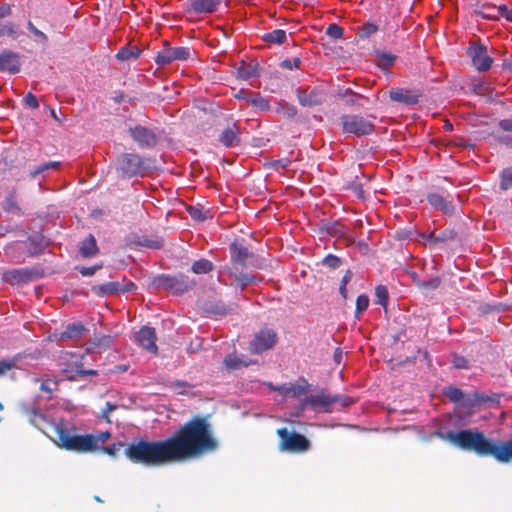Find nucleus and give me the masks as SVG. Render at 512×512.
<instances>
[{
	"instance_id": "f257e3e1",
	"label": "nucleus",
	"mask_w": 512,
	"mask_h": 512,
	"mask_svg": "<svg viewBox=\"0 0 512 512\" xmlns=\"http://www.w3.org/2000/svg\"><path fill=\"white\" fill-rule=\"evenodd\" d=\"M175 462L198 458L218 447L207 419L195 417L168 438Z\"/></svg>"
},
{
	"instance_id": "f03ea898",
	"label": "nucleus",
	"mask_w": 512,
	"mask_h": 512,
	"mask_svg": "<svg viewBox=\"0 0 512 512\" xmlns=\"http://www.w3.org/2000/svg\"><path fill=\"white\" fill-rule=\"evenodd\" d=\"M443 438L463 450L473 451L480 456H492L500 463L512 461V438L507 441L495 442L476 429L450 431Z\"/></svg>"
},
{
	"instance_id": "7ed1b4c3",
	"label": "nucleus",
	"mask_w": 512,
	"mask_h": 512,
	"mask_svg": "<svg viewBox=\"0 0 512 512\" xmlns=\"http://www.w3.org/2000/svg\"><path fill=\"white\" fill-rule=\"evenodd\" d=\"M125 454L132 462L150 467L176 463L168 438L159 441L132 442L126 448Z\"/></svg>"
},
{
	"instance_id": "20e7f679",
	"label": "nucleus",
	"mask_w": 512,
	"mask_h": 512,
	"mask_svg": "<svg viewBox=\"0 0 512 512\" xmlns=\"http://www.w3.org/2000/svg\"><path fill=\"white\" fill-rule=\"evenodd\" d=\"M54 432L56 435L54 441L59 447L76 452L94 451L111 436L107 431L100 432L97 435H78L74 426H68L62 420L54 425Z\"/></svg>"
},
{
	"instance_id": "39448f33",
	"label": "nucleus",
	"mask_w": 512,
	"mask_h": 512,
	"mask_svg": "<svg viewBox=\"0 0 512 512\" xmlns=\"http://www.w3.org/2000/svg\"><path fill=\"white\" fill-rule=\"evenodd\" d=\"M153 285L178 295L190 290L194 283L184 274L173 276L162 274L153 279Z\"/></svg>"
},
{
	"instance_id": "423d86ee",
	"label": "nucleus",
	"mask_w": 512,
	"mask_h": 512,
	"mask_svg": "<svg viewBox=\"0 0 512 512\" xmlns=\"http://www.w3.org/2000/svg\"><path fill=\"white\" fill-rule=\"evenodd\" d=\"M277 434L281 439L279 444L281 451L303 453L311 447V442L304 435L296 432L291 433L287 428L278 429Z\"/></svg>"
},
{
	"instance_id": "0eeeda50",
	"label": "nucleus",
	"mask_w": 512,
	"mask_h": 512,
	"mask_svg": "<svg viewBox=\"0 0 512 512\" xmlns=\"http://www.w3.org/2000/svg\"><path fill=\"white\" fill-rule=\"evenodd\" d=\"M342 131L345 134L361 137L374 131V124L361 115H343L341 117Z\"/></svg>"
},
{
	"instance_id": "6e6552de",
	"label": "nucleus",
	"mask_w": 512,
	"mask_h": 512,
	"mask_svg": "<svg viewBox=\"0 0 512 512\" xmlns=\"http://www.w3.org/2000/svg\"><path fill=\"white\" fill-rule=\"evenodd\" d=\"M90 356L88 350L85 352L73 353L69 351L62 352L60 358L63 363L67 366L65 372H75L81 376H96L97 371L93 369H84L85 358Z\"/></svg>"
},
{
	"instance_id": "1a4fd4ad",
	"label": "nucleus",
	"mask_w": 512,
	"mask_h": 512,
	"mask_svg": "<svg viewBox=\"0 0 512 512\" xmlns=\"http://www.w3.org/2000/svg\"><path fill=\"white\" fill-rule=\"evenodd\" d=\"M278 341L277 333L269 327L261 328L255 333L253 339L249 343V350L254 354H261L272 349Z\"/></svg>"
},
{
	"instance_id": "9d476101",
	"label": "nucleus",
	"mask_w": 512,
	"mask_h": 512,
	"mask_svg": "<svg viewBox=\"0 0 512 512\" xmlns=\"http://www.w3.org/2000/svg\"><path fill=\"white\" fill-rule=\"evenodd\" d=\"M468 55L473 66L479 72L488 71L493 64V58L488 54L487 47L481 42H472L468 48Z\"/></svg>"
},
{
	"instance_id": "9b49d317",
	"label": "nucleus",
	"mask_w": 512,
	"mask_h": 512,
	"mask_svg": "<svg viewBox=\"0 0 512 512\" xmlns=\"http://www.w3.org/2000/svg\"><path fill=\"white\" fill-rule=\"evenodd\" d=\"M308 407L316 412L330 413L333 411L332 395L325 392L311 394L300 403V410L305 411Z\"/></svg>"
},
{
	"instance_id": "f8f14e48",
	"label": "nucleus",
	"mask_w": 512,
	"mask_h": 512,
	"mask_svg": "<svg viewBox=\"0 0 512 512\" xmlns=\"http://www.w3.org/2000/svg\"><path fill=\"white\" fill-rule=\"evenodd\" d=\"M39 273L35 269L15 268L10 269L2 274V280L12 286H20L36 280Z\"/></svg>"
},
{
	"instance_id": "ddd939ff",
	"label": "nucleus",
	"mask_w": 512,
	"mask_h": 512,
	"mask_svg": "<svg viewBox=\"0 0 512 512\" xmlns=\"http://www.w3.org/2000/svg\"><path fill=\"white\" fill-rule=\"evenodd\" d=\"M119 169L124 176L130 178L142 174L145 168L138 154L126 153L119 160Z\"/></svg>"
},
{
	"instance_id": "4468645a",
	"label": "nucleus",
	"mask_w": 512,
	"mask_h": 512,
	"mask_svg": "<svg viewBox=\"0 0 512 512\" xmlns=\"http://www.w3.org/2000/svg\"><path fill=\"white\" fill-rule=\"evenodd\" d=\"M190 57V50L186 47H171L165 45L157 54L156 63L160 66L171 64L175 60H187Z\"/></svg>"
},
{
	"instance_id": "2eb2a0df",
	"label": "nucleus",
	"mask_w": 512,
	"mask_h": 512,
	"mask_svg": "<svg viewBox=\"0 0 512 512\" xmlns=\"http://www.w3.org/2000/svg\"><path fill=\"white\" fill-rule=\"evenodd\" d=\"M135 341L146 351L157 354L156 332L154 328L144 326L134 335Z\"/></svg>"
},
{
	"instance_id": "dca6fc26",
	"label": "nucleus",
	"mask_w": 512,
	"mask_h": 512,
	"mask_svg": "<svg viewBox=\"0 0 512 512\" xmlns=\"http://www.w3.org/2000/svg\"><path fill=\"white\" fill-rule=\"evenodd\" d=\"M12 14V8L9 4L3 3L0 5V38L11 37L18 38V32L13 22L5 20Z\"/></svg>"
},
{
	"instance_id": "f3484780",
	"label": "nucleus",
	"mask_w": 512,
	"mask_h": 512,
	"mask_svg": "<svg viewBox=\"0 0 512 512\" xmlns=\"http://www.w3.org/2000/svg\"><path fill=\"white\" fill-rule=\"evenodd\" d=\"M297 98L303 107H314L321 105L324 101L323 93L321 90L313 88H298Z\"/></svg>"
},
{
	"instance_id": "a211bd4d",
	"label": "nucleus",
	"mask_w": 512,
	"mask_h": 512,
	"mask_svg": "<svg viewBox=\"0 0 512 512\" xmlns=\"http://www.w3.org/2000/svg\"><path fill=\"white\" fill-rule=\"evenodd\" d=\"M131 136L142 148H152L157 143L156 135L143 126H136L130 129Z\"/></svg>"
},
{
	"instance_id": "6ab92c4d",
	"label": "nucleus",
	"mask_w": 512,
	"mask_h": 512,
	"mask_svg": "<svg viewBox=\"0 0 512 512\" xmlns=\"http://www.w3.org/2000/svg\"><path fill=\"white\" fill-rule=\"evenodd\" d=\"M29 420L32 425L42 431L44 434L48 435L47 430L49 428L54 429V425H57L58 422L51 420L46 414L42 413L39 409L35 408L28 412Z\"/></svg>"
},
{
	"instance_id": "aec40b11",
	"label": "nucleus",
	"mask_w": 512,
	"mask_h": 512,
	"mask_svg": "<svg viewBox=\"0 0 512 512\" xmlns=\"http://www.w3.org/2000/svg\"><path fill=\"white\" fill-rule=\"evenodd\" d=\"M240 127L236 122L225 128L219 135V142L229 148L239 145L240 143Z\"/></svg>"
},
{
	"instance_id": "412c9836",
	"label": "nucleus",
	"mask_w": 512,
	"mask_h": 512,
	"mask_svg": "<svg viewBox=\"0 0 512 512\" xmlns=\"http://www.w3.org/2000/svg\"><path fill=\"white\" fill-rule=\"evenodd\" d=\"M0 71H6L11 74L20 71V60L17 53L5 50L0 54Z\"/></svg>"
},
{
	"instance_id": "4be33fe9",
	"label": "nucleus",
	"mask_w": 512,
	"mask_h": 512,
	"mask_svg": "<svg viewBox=\"0 0 512 512\" xmlns=\"http://www.w3.org/2000/svg\"><path fill=\"white\" fill-rule=\"evenodd\" d=\"M391 100L405 105H414L419 101V94L405 88H397L390 91Z\"/></svg>"
},
{
	"instance_id": "5701e85b",
	"label": "nucleus",
	"mask_w": 512,
	"mask_h": 512,
	"mask_svg": "<svg viewBox=\"0 0 512 512\" xmlns=\"http://www.w3.org/2000/svg\"><path fill=\"white\" fill-rule=\"evenodd\" d=\"M221 0H190L191 9L198 14H211L215 12Z\"/></svg>"
},
{
	"instance_id": "b1692460",
	"label": "nucleus",
	"mask_w": 512,
	"mask_h": 512,
	"mask_svg": "<svg viewBox=\"0 0 512 512\" xmlns=\"http://www.w3.org/2000/svg\"><path fill=\"white\" fill-rule=\"evenodd\" d=\"M498 127L505 132V134L495 136L496 141L508 148H512V119L500 120Z\"/></svg>"
},
{
	"instance_id": "393cba45",
	"label": "nucleus",
	"mask_w": 512,
	"mask_h": 512,
	"mask_svg": "<svg viewBox=\"0 0 512 512\" xmlns=\"http://www.w3.org/2000/svg\"><path fill=\"white\" fill-rule=\"evenodd\" d=\"M427 200L432 207L441 210L445 214L453 213L454 207L452 202L445 199L442 195L432 193L428 195Z\"/></svg>"
},
{
	"instance_id": "a878e982",
	"label": "nucleus",
	"mask_w": 512,
	"mask_h": 512,
	"mask_svg": "<svg viewBox=\"0 0 512 512\" xmlns=\"http://www.w3.org/2000/svg\"><path fill=\"white\" fill-rule=\"evenodd\" d=\"M80 254L85 257H93L95 256L99 249L97 246V242L95 237L92 234H89L82 242L79 248Z\"/></svg>"
},
{
	"instance_id": "bb28decb",
	"label": "nucleus",
	"mask_w": 512,
	"mask_h": 512,
	"mask_svg": "<svg viewBox=\"0 0 512 512\" xmlns=\"http://www.w3.org/2000/svg\"><path fill=\"white\" fill-rule=\"evenodd\" d=\"M270 389L274 391H279L284 395H292L293 397H299L306 393L307 387L301 386V385H290V386H281V387H274L271 384L269 385Z\"/></svg>"
},
{
	"instance_id": "cd10ccee",
	"label": "nucleus",
	"mask_w": 512,
	"mask_h": 512,
	"mask_svg": "<svg viewBox=\"0 0 512 512\" xmlns=\"http://www.w3.org/2000/svg\"><path fill=\"white\" fill-rule=\"evenodd\" d=\"M86 331V328L81 323H73L67 326L65 331L61 334L62 339H78Z\"/></svg>"
},
{
	"instance_id": "c85d7f7f",
	"label": "nucleus",
	"mask_w": 512,
	"mask_h": 512,
	"mask_svg": "<svg viewBox=\"0 0 512 512\" xmlns=\"http://www.w3.org/2000/svg\"><path fill=\"white\" fill-rule=\"evenodd\" d=\"M140 49L136 46L126 45L122 47L116 54L117 59L121 61L135 60L140 56Z\"/></svg>"
},
{
	"instance_id": "c756f323",
	"label": "nucleus",
	"mask_w": 512,
	"mask_h": 512,
	"mask_svg": "<svg viewBox=\"0 0 512 512\" xmlns=\"http://www.w3.org/2000/svg\"><path fill=\"white\" fill-rule=\"evenodd\" d=\"M287 39L286 32L282 29H276L263 35V40L270 44H283Z\"/></svg>"
},
{
	"instance_id": "7c9ffc66",
	"label": "nucleus",
	"mask_w": 512,
	"mask_h": 512,
	"mask_svg": "<svg viewBox=\"0 0 512 512\" xmlns=\"http://www.w3.org/2000/svg\"><path fill=\"white\" fill-rule=\"evenodd\" d=\"M213 263L208 259H200L195 261L192 266L191 270L195 274H207L213 270Z\"/></svg>"
},
{
	"instance_id": "2f4dec72",
	"label": "nucleus",
	"mask_w": 512,
	"mask_h": 512,
	"mask_svg": "<svg viewBox=\"0 0 512 512\" xmlns=\"http://www.w3.org/2000/svg\"><path fill=\"white\" fill-rule=\"evenodd\" d=\"M98 294L112 295L122 291V287L118 282H108L94 288Z\"/></svg>"
},
{
	"instance_id": "473e14b6",
	"label": "nucleus",
	"mask_w": 512,
	"mask_h": 512,
	"mask_svg": "<svg viewBox=\"0 0 512 512\" xmlns=\"http://www.w3.org/2000/svg\"><path fill=\"white\" fill-rule=\"evenodd\" d=\"M233 255H232V261L235 264H239L241 266L245 265V261L249 256V251L247 248L243 246H232Z\"/></svg>"
},
{
	"instance_id": "72a5a7b5",
	"label": "nucleus",
	"mask_w": 512,
	"mask_h": 512,
	"mask_svg": "<svg viewBox=\"0 0 512 512\" xmlns=\"http://www.w3.org/2000/svg\"><path fill=\"white\" fill-rule=\"evenodd\" d=\"M229 276L233 277L241 289L246 288L248 285L256 281V276L248 273L234 274L233 272L229 271Z\"/></svg>"
},
{
	"instance_id": "f704fd0d",
	"label": "nucleus",
	"mask_w": 512,
	"mask_h": 512,
	"mask_svg": "<svg viewBox=\"0 0 512 512\" xmlns=\"http://www.w3.org/2000/svg\"><path fill=\"white\" fill-rule=\"evenodd\" d=\"M275 111L279 114L284 115L287 118H293L297 115V108L286 101H279L277 103Z\"/></svg>"
},
{
	"instance_id": "c9c22d12",
	"label": "nucleus",
	"mask_w": 512,
	"mask_h": 512,
	"mask_svg": "<svg viewBox=\"0 0 512 512\" xmlns=\"http://www.w3.org/2000/svg\"><path fill=\"white\" fill-rule=\"evenodd\" d=\"M224 364L228 369H240L241 367H247L249 365L248 362L234 354L227 355L224 358Z\"/></svg>"
},
{
	"instance_id": "e433bc0d",
	"label": "nucleus",
	"mask_w": 512,
	"mask_h": 512,
	"mask_svg": "<svg viewBox=\"0 0 512 512\" xmlns=\"http://www.w3.org/2000/svg\"><path fill=\"white\" fill-rule=\"evenodd\" d=\"M496 14L486 15L489 19H499L500 17L505 18L507 21L512 22V8H509L506 5H499L496 8Z\"/></svg>"
},
{
	"instance_id": "4c0bfd02",
	"label": "nucleus",
	"mask_w": 512,
	"mask_h": 512,
	"mask_svg": "<svg viewBox=\"0 0 512 512\" xmlns=\"http://www.w3.org/2000/svg\"><path fill=\"white\" fill-rule=\"evenodd\" d=\"M375 297L377 304L383 306L384 308L387 307L389 302V293L388 289L384 285H378L375 288Z\"/></svg>"
},
{
	"instance_id": "58836bf2",
	"label": "nucleus",
	"mask_w": 512,
	"mask_h": 512,
	"mask_svg": "<svg viewBox=\"0 0 512 512\" xmlns=\"http://www.w3.org/2000/svg\"><path fill=\"white\" fill-rule=\"evenodd\" d=\"M395 60V55L386 52L379 53L377 57L378 66L385 69L391 67L394 64Z\"/></svg>"
},
{
	"instance_id": "ea45409f",
	"label": "nucleus",
	"mask_w": 512,
	"mask_h": 512,
	"mask_svg": "<svg viewBox=\"0 0 512 512\" xmlns=\"http://www.w3.org/2000/svg\"><path fill=\"white\" fill-rule=\"evenodd\" d=\"M333 407L338 405L340 408H347L355 403V399L348 395H332Z\"/></svg>"
},
{
	"instance_id": "a19ab883",
	"label": "nucleus",
	"mask_w": 512,
	"mask_h": 512,
	"mask_svg": "<svg viewBox=\"0 0 512 512\" xmlns=\"http://www.w3.org/2000/svg\"><path fill=\"white\" fill-rule=\"evenodd\" d=\"M378 30L379 28L376 24L366 22L361 27H359L358 35L360 38H368L371 35L375 34Z\"/></svg>"
},
{
	"instance_id": "79ce46f5",
	"label": "nucleus",
	"mask_w": 512,
	"mask_h": 512,
	"mask_svg": "<svg viewBox=\"0 0 512 512\" xmlns=\"http://www.w3.org/2000/svg\"><path fill=\"white\" fill-rule=\"evenodd\" d=\"M248 102L262 111L269 110V102L258 94H250Z\"/></svg>"
},
{
	"instance_id": "37998d69",
	"label": "nucleus",
	"mask_w": 512,
	"mask_h": 512,
	"mask_svg": "<svg viewBox=\"0 0 512 512\" xmlns=\"http://www.w3.org/2000/svg\"><path fill=\"white\" fill-rule=\"evenodd\" d=\"M369 306V298L365 294H361L357 297L356 300V317L359 319L361 314L367 310Z\"/></svg>"
},
{
	"instance_id": "c03bdc74",
	"label": "nucleus",
	"mask_w": 512,
	"mask_h": 512,
	"mask_svg": "<svg viewBox=\"0 0 512 512\" xmlns=\"http://www.w3.org/2000/svg\"><path fill=\"white\" fill-rule=\"evenodd\" d=\"M445 395L452 402H460L464 398L463 392L456 387H448L445 391Z\"/></svg>"
},
{
	"instance_id": "a18cd8bd",
	"label": "nucleus",
	"mask_w": 512,
	"mask_h": 512,
	"mask_svg": "<svg viewBox=\"0 0 512 512\" xmlns=\"http://www.w3.org/2000/svg\"><path fill=\"white\" fill-rule=\"evenodd\" d=\"M500 187L502 190H507L512 187V169L502 171Z\"/></svg>"
},
{
	"instance_id": "49530a36",
	"label": "nucleus",
	"mask_w": 512,
	"mask_h": 512,
	"mask_svg": "<svg viewBox=\"0 0 512 512\" xmlns=\"http://www.w3.org/2000/svg\"><path fill=\"white\" fill-rule=\"evenodd\" d=\"M60 167V162L56 161H50L44 164L39 165L33 172H31V175L33 177H36L38 174H41L49 169H58Z\"/></svg>"
},
{
	"instance_id": "de8ad7c7",
	"label": "nucleus",
	"mask_w": 512,
	"mask_h": 512,
	"mask_svg": "<svg viewBox=\"0 0 512 512\" xmlns=\"http://www.w3.org/2000/svg\"><path fill=\"white\" fill-rule=\"evenodd\" d=\"M322 263L328 268L336 269L341 265L342 261L336 255L329 254L323 259Z\"/></svg>"
},
{
	"instance_id": "09e8293b",
	"label": "nucleus",
	"mask_w": 512,
	"mask_h": 512,
	"mask_svg": "<svg viewBox=\"0 0 512 512\" xmlns=\"http://www.w3.org/2000/svg\"><path fill=\"white\" fill-rule=\"evenodd\" d=\"M58 382L53 379H46L41 383L40 389L44 392H46L49 397L57 389Z\"/></svg>"
},
{
	"instance_id": "8fccbe9b",
	"label": "nucleus",
	"mask_w": 512,
	"mask_h": 512,
	"mask_svg": "<svg viewBox=\"0 0 512 512\" xmlns=\"http://www.w3.org/2000/svg\"><path fill=\"white\" fill-rule=\"evenodd\" d=\"M326 33L328 36H330L334 39H339L343 36L344 30L342 27H340L337 24H330L327 27Z\"/></svg>"
},
{
	"instance_id": "3c124183",
	"label": "nucleus",
	"mask_w": 512,
	"mask_h": 512,
	"mask_svg": "<svg viewBox=\"0 0 512 512\" xmlns=\"http://www.w3.org/2000/svg\"><path fill=\"white\" fill-rule=\"evenodd\" d=\"M27 28L36 38L41 40L43 43L48 41L47 35L40 31L31 21L27 23Z\"/></svg>"
},
{
	"instance_id": "603ef678",
	"label": "nucleus",
	"mask_w": 512,
	"mask_h": 512,
	"mask_svg": "<svg viewBox=\"0 0 512 512\" xmlns=\"http://www.w3.org/2000/svg\"><path fill=\"white\" fill-rule=\"evenodd\" d=\"M24 103H25V105H27L28 107H30L32 109H37L39 107V102H38L37 98L32 93H28L24 97Z\"/></svg>"
},
{
	"instance_id": "864d4df0",
	"label": "nucleus",
	"mask_w": 512,
	"mask_h": 512,
	"mask_svg": "<svg viewBox=\"0 0 512 512\" xmlns=\"http://www.w3.org/2000/svg\"><path fill=\"white\" fill-rule=\"evenodd\" d=\"M453 365L457 369H465L468 368L467 360L462 356H455L453 360Z\"/></svg>"
},
{
	"instance_id": "5fc2aeb1",
	"label": "nucleus",
	"mask_w": 512,
	"mask_h": 512,
	"mask_svg": "<svg viewBox=\"0 0 512 512\" xmlns=\"http://www.w3.org/2000/svg\"><path fill=\"white\" fill-rule=\"evenodd\" d=\"M14 367V363L11 361L1 360L0 361V376L4 375Z\"/></svg>"
},
{
	"instance_id": "6e6d98bb",
	"label": "nucleus",
	"mask_w": 512,
	"mask_h": 512,
	"mask_svg": "<svg viewBox=\"0 0 512 512\" xmlns=\"http://www.w3.org/2000/svg\"><path fill=\"white\" fill-rule=\"evenodd\" d=\"M188 212H189V215L193 218V219H196V220H204L205 217L203 216V213L201 212L200 209L198 208H195V207H189L188 209Z\"/></svg>"
},
{
	"instance_id": "4d7b16f0",
	"label": "nucleus",
	"mask_w": 512,
	"mask_h": 512,
	"mask_svg": "<svg viewBox=\"0 0 512 512\" xmlns=\"http://www.w3.org/2000/svg\"><path fill=\"white\" fill-rule=\"evenodd\" d=\"M102 266L101 265H98V266H92V267H82L80 269V273L83 275V276H92L95 274V272L101 268Z\"/></svg>"
},
{
	"instance_id": "13d9d810",
	"label": "nucleus",
	"mask_w": 512,
	"mask_h": 512,
	"mask_svg": "<svg viewBox=\"0 0 512 512\" xmlns=\"http://www.w3.org/2000/svg\"><path fill=\"white\" fill-rule=\"evenodd\" d=\"M300 63H301L300 59L299 58H295V59H293V63H291L288 60H285L283 62V65L285 67H288V68H292V67H296L297 68V67H299Z\"/></svg>"
},
{
	"instance_id": "bf43d9fd",
	"label": "nucleus",
	"mask_w": 512,
	"mask_h": 512,
	"mask_svg": "<svg viewBox=\"0 0 512 512\" xmlns=\"http://www.w3.org/2000/svg\"><path fill=\"white\" fill-rule=\"evenodd\" d=\"M351 279H352V272L350 270H347L345 275L342 277L341 285H347Z\"/></svg>"
},
{
	"instance_id": "052dcab7",
	"label": "nucleus",
	"mask_w": 512,
	"mask_h": 512,
	"mask_svg": "<svg viewBox=\"0 0 512 512\" xmlns=\"http://www.w3.org/2000/svg\"><path fill=\"white\" fill-rule=\"evenodd\" d=\"M250 92L248 91H245V90H240L236 95L235 97L238 98V99H246L248 101L249 97H250Z\"/></svg>"
},
{
	"instance_id": "680f3d73",
	"label": "nucleus",
	"mask_w": 512,
	"mask_h": 512,
	"mask_svg": "<svg viewBox=\"0 0 512 512\" xmlns=\"http://www.w3.org/2000/svg\"><path fill=\"white\" fill-rule=\"evenodd\" d=\"M347 285H340L339 292L343 296L344 299L347 298Z\"/></svg>"
},
{
	"instance_id": "e2e57ef3",
	"label": "nucleus",
	"mask_w": 512,
	"mask_h": 512,
	"mask_svg": "<svg viewBox=\"0 0 512 512\" xmlns=\"http://www.w3.org/2000/svg\"><path fill=\"white\" fill-rule=\"evenodd\" d=\"M133 289H135V284H134V283H132V282H130V283H128V284L126 285V287H125V288H122V291H131V290H133Z\"/></svg>"
},
{
	"instance_id": "0e129e2a",
	"label": "nucleus",
	"mask_w": 512,
	"mask_h": 512,
	"mask_svg": "<svg viewBox=\"0 0 512 512\" xmlns=\"http://www.w3.org/2000/svg\"><path fill=\"white\" fill-rule=\"evenodd\" d=\"M439 283H440V281L438 279H433L429 282V286L431 288H436V287H438Z\"/></svg>"
},
{
	"instance_id": "69168bd1",
	"label": "nucleus",
	"mask_w": 512,
	"mask_h": 512,
	"mask_svg": "<svg viewBox=\"0 0 512 512\" xmlns=\"http://www.w3.org/2000/svg\"><path fill=\"white\" fill-rule=\"evenodd\" d=\"M105 452H107L108 454H115V445H113L112 447H105L104 448Z\"/></svg>"
},
{
	"instance_id": "338daca9",
	"label": "nucleus",
	"mask_w": 512,
	"mask_h": 512,
	"mask_svg": "<svg viewBox=\"0 0 512 512\" xmlns=\"http://www.w3.org/2000/svg\"><path fill=\"white\" fill-rule=\"evenodd\" d=\"M348 94L356 98L361 97L359 94L352 92L350 89H346L344 96Z\"/></svg>"
},
{
	"instance_id": "774afa93",
	"label": "nucleus",
	"mask_w": 512,
	"mask_h": 512,
	"mask_svg": "<svg viewBox=\"0 0 512 512\" xmlns=\"http://www.w3.org/2000/svg\"><path fill=\"white\" fill-rule=\"evenodd\" d=\"M444 128H445V130H447V131H451V130H452V128H453V126H452V124H451V123L447 122V123L445 124Z\"/></svg>"
}]
</instances>
